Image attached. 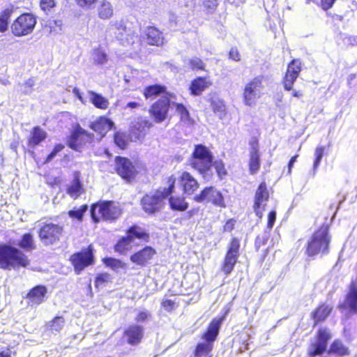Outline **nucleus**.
<instances>
[{
  "mask_svg": "<svg viewBox=\"0 0 357 357\" xmlns=\"http://www.w3.org/2000/svg\"><path fill=\"white\" fill-rule=\"evenodd\" d=\"M212 155L208 149L203 145L195 146L192 157L190 160V165L197 170L204 178L209 179L212 174V167H213L220 177L226 174L225 165L220 160L212 163Z\"/></svg>",
  "mask_w": 357,
  "mask_h": 357,
  "instance_id": "nucleus-1",
  "label": "nucleus"
},
{
  "mask_svg": "<svg viewBox=\"0 0 357 357\" xmlns=\"http://www.w3.org/2000/svg\"><path fill=\"white\" fill-rule=\"evenodd\" d=\"M29 264L28 257L19 249L10 245L0 246V267L10 270L19 267H26Z\"/></svg>",
  "mask_w": 357,
  "mask_h": 357,
  "instance_id": "nucleus-2",
  "label": "nucleus"
},
{
  "mask_svg": "<svg viewBox=\"0 0 357 357\" xmlns=\"http://www.w3.org/2000/svg\"><path fill=\"white\" fill-rule=\"evenodd\" d=\"M176 178L173 176L169 178V187L162 190H158L146 195L142 199V205L145 212L154 213L160 211L164 204V200L172 192Z\"/></svg>",
  "mask_w": 357,
  "mask_h": 357,
  "instance_id": "nucleus-3",
  "label": "nucleus"
},
{
  "mask_svg": "<svg viewBox=\"0 0 357 357\" xmlns=\"http://www.w3.org/2000/svg\"><path fill=\"white\" fill-rule=\"evenodd\" d=\"M121 213L118 204L112 201L102 202L93 204L91 208V215L95 222L100 219L103 220H114L117 219Z\"/></svg>",
  "mask_w": 357,
  "mask_h": 357,
  "instance_id": "nucleus-4",
  "label": "nucleus"
},
{
  "mask_svg": "<svg viewBox=\"0 0 357 357\" xmlns=\"http://www.w3.org/2000/svg\"><path fill=\"white\" fill-rule=\"evenodd\" d=\"M329 243L328 228L322 227L316 231L308 241L306 252L310 257L320 253L326 254L328 252Z\"/></svg>",
  "mask_w": 357,
  "mask_h": 357,
  "instance_id": "nucleus-5",
  "label": "nucleus"
},
{
  "mask_svg": "<svg viewBox=\"0 0 357 357\" xmlns=\"http://www.w3.org/2000/svg\"><path fill=\"white\" fill-rule=\"evenodd\" d=\"M224 320V317L213 319L210 324L207 331L204 333L202 338L205 340L204 342L199 343L196 347L195 356L202 357L208 354L213 349V342L215 340L220 326Z\"/></svg>",
  "mask_w": 357,
  "mask_h": 357,
  "instance_id": "nucleus-6",
  "label": "nucleus"
},
{
  "mask_svg": "<svg viewBox=\"0 0 357 357\" xmlns=\"http://www.w3.org/2000/svg\"><path fill=\"white\" fill-rule=\"evenodd\" d=\"M36 17L31 13L20 15L10 26L12 33L16 37L27 36L33 32L36 24Z\"/></svg>",
  "mask_w": 357,
  "mask_h": 357,
  "instance_id": "nucleus-7",
  "label": "nucleus"
},
{
  "mask_svg": "<svg viewBox=\"0 0 357 357\" xmlns=\"http://www.w3.org/2000/svg\"><path fill=\"white\" fill-rule=\"evenodd\" d=\"M264 76L259 75L248 82L244 88L243 97L246 105L251 106L255 103L257 98H260L263 86Z\"/></svg>",
  "mask_w": 357,
  "mask_h": 357,
  "instance_id": "nucleus-8",
  "label": "nucleus"
},
{
  "mask_svg": "<svg viewBox=\"0 0 357 357\" xmlns=\"http://www.w3.org/2000/svg\"><path fill=\"white\" fill-rule=\"evenodd\" d=\"M197 202L212 203L220 207H225L222 195L214 187H206L201 192L194 197Z\"/></svg>",
  "mask_w": 357,
  "mask_h": 357,
  "instance_id": "nucleus-9",
  "label": "nucleus"
},
{
  "mask_svg": "<svg viewBox=\"0 0 357 357\" xmlns=\"http://www.w3.org/2000/svg\"><path fill=\"white\" fill-rule=\"evenodd\" d=\"M63 230V227L59 225L46 224L40 229L39 237L45 245H52L59 240Z\"/></svg>",
  "mask_w": 357,
  "mask_h": 357,
  "instance_id": "nucleus-10",
  "label": "nucleus"
},
{
  "mask_svg": "<svg viewBox=\"0 0 357 357\" xmlns=\"http://www.w3.org/2000/svg\"><path fill=\"white\" fill-rule=\"evenodd\" d=\"M93 135L88 133L85 130L79 127L70 135L68 140V145L72 149L81 151L86 143H91Z\"/></svg>",
  "mask_w": 357,
  "mask_h": 357,
  "instance_id": "nucleus-11",
  "label": "nucleus"
},
{
  "mask_svg": "<svg viewBox=\"0 0 357 357\" xmlns=\"http://www.w3.org/2000/svg\"><path fill=\"white\" fill-rule=\"evenodd\" d=\"M239 240L236 238H232L222 266V270L226 275L233 271L239 255Z\"/></svg>",
  "mask_w": 357,
  "mask_h": 357,
  "instance_id": "nucleus-12",
  "label": "nucleus"
},
{
  "mask_svg": "<svg viewBox=\"0 0 357 357\" xmlns=\"http://www.w3.org/2000/svg\"><path fill=\"white\" fill-rule=\"evenodd\" d=\"M70 260L76 273L79 274L86 267L93 264V256L91 245H89L87 249L82 252L73 255Z\"/></svg>",
  "mask_w": 357,
  "mask_h": 357,
  "instance_id": "nucleus-13",
  "label": "nucleus"
},
{
  "mask_svg": "<svg viewBox=\"0 0 357 357\" xmlns=\"http://www.w3.org/2000/svg\"><path fill=\"white\" fill-rule=\"evenodd\" d=\"M171 104L170 100L166 96L153 104L150 109V113L156 123H161L167 119Z\"/></svg>",
  "mask_w": 357,
  "mask_h": 357,
  "instance_id": "nucleus-14",
  "label": "nucleus"
},
{
  "mask_svg": "<svg viewBox=\"0 0 357 357\" xmlns=\"http://www.w3.org/2000/svg\"><path fill=\"white\" fill-rule=\"evenodd\" d=\"M269 198V193L266 184L262 182L258 187L255 196L254 211L257 216L261 218L265 210L266 202Z\"/></svg>",
  "mask_w": 357,
  "mask_h": 357,
  "instance_id": "nucleus-15",
  "label": "nucleus"
},
{
  "mask_svg": "<svg viewBox=\"0 0 357 357\" xmlns=\"http://www.w3.org/2000/svg\"><path fill=\"white\" fill-rule=\"evenodd\" d=\"M116 169L123 179L130 181L136 175V169L132 162L126 158L116 157Z\"/></svg>",
  "mask_w": 357,
  "mask_h": 357,
  "instance_id": "nucleus-16",
  "label": "nucleus"
},
{
  "mask_svg": "<svg viewBox=\"0 0 357 357\" xmlns=\"http://www.w3.org/2000/svg\"><path fill=\"white\" fill-rule=\"evenodd\" d=\"M301 72V63L293 60L288 66L283 81L284 88L287 91L292 90V86Z\"/></svg>",
  "mask_w": 357,
  "mask_h": 357,
  "instance_id": "nucleus-17",
  "label": "nucleus"
},
{
  "mask_svg": "<svg viewBox=\"0 0 357 357\" xmlns=\"http://www.w3.org/2000/svg\"><path fill=\"white\" fill-rule=\"evenodd\" d=\"M153 126L152 122L146 118L139 117L134 123L131 128V135L136 139L143 138L150 128Z\"/></svg>",
  "mask_w": 357,
  "mask_h": 357,
  "instance_id": "nucleus-18",
  "label": "nucleus"
},
{
  "mask_svg": "<svg viewBox=\"0 0 357 357\" xmlns=\"http://www.w3.org/2000/svg\"><path fill=\"white\" fill-rule=\"evenodd\" d=\"M155 254V250L153 248L146 246L142 250L132 255L130 259L132 263L143 266L146 265Z\"/></svg>",
  "mask_w": 357,
  "mask_h": 357,
  "instance_id": "nucleus-19",
  "label": "nucleus"
},
{
  "mask_svg": "<svg viewBox=\"0 0 357 357\" xmlns=\"http://www.w3.org/2000/svg\"><path fill=\"white\" fill-rule=\"evenodd\" d=\"M179 183L183 187V192L188 195H192L199 188L197 181L188 172H183Z\"/></svg>",
  "mask_w": 357,
  "mask_h": 357,
  "instance_id": "nucleus-20",
  "label": "nucleus"
},
{
  "mask_svg": "<svg viewBox=\"0 0 357 357\" xmlns=\"http://www.w3.org/2000/svg\"><path fill=\"white\" fill-rule=\"evenodd\" d=\"M212 85L208 77H198L192 81L190 90L192 95L199 96L204 91Z\"/></svg>",
  "mask_w": 357,
  "mask_h": 357,
  "instance_id": "nucleus-21",
  "label": "nucleus"
},
{
  "mask_svg": "<svg viewBox=\"0 0 357 357\" xmlns=\"http://www.w3.org/2000/svg\"><path fill=\"white\" fill-rule=\"evenodd\" d=\"M128 342L130 344H137L143 337L144 328L138 325H131L125 331Z\"/></svg>",
  "mask_w": 357,
  "mask_h": 357,
  "instance_id": "nucleus-22",
  "label": "nucleus"
},
{
  "mask_svg": "<svg viewBox=\"0 0 357 357\" xmlns=\"http://www.w3.org/2000/svg\"><path fill=\"white\" fill-rule=\"evenodd\" d=\"M146 40L149 45L160 46L163 44L162 33L154 26H148L145 30Z\"/></svg>",
  "mask_w": 357,
  "mask_h": 357,
  "instance_id": "nucleus-23",
  "label": "nucleus"
},
{
  "mask_svg": "<svg viewBox=\"0 0 357 357\" xmlns=\"http://www.w3.org/2000/svg\"><path fill=\"white\" fill-rule=\"evenodd\" d=\"M112 126L113 123L109 119L105 117H100L98 120L91 123L90 128L102 137L112 128Z\"/></svg>",
  "mask_w": 357,
  "mask_h": 357,
  "instance_id": "nucleus-24",
  "label": "nucleus"
},
{
  "mask_svg": "<svg viewBox=\"0 0 357 357\" xmlns=\"http://www.w3.org/2000/svg\"><path fill=\"white\" fill-rule=\"evenodd\" d=\"M250 172L252 174H255L260 167V160H259V153L258 151V144L257 142L251 143V150H250Z\"/></svg>",
  "mask_w": 357,
  "mask_h": 357,
  "instance_id": "nucleus-25",
  "label": "nucleus"
},
{
  "mask_svg": "<svg viewBox=\"0 0 357 357\" xmlns=\"http://www.w3.org/2000/svg\"><path fill=\"white\" fill-rule=\"evenodd\" d=\"M98 16L101 20H109L114 15V7L107 0H102L97 7Z\"/></svg>",
  "mask_w": 357,
  "mask_h": 357,
  "instance_id": "nucleus-26",
  "label": "nucleus"
},
{
  "mask_svg": "<svg viewBox=\"0 0 357 357\" xmlns=\"http://www.w3.org/2000/svg\"><path fill=\"white\" fill-rule=\"evenodd\" d=\"M346 305L349 308L350 311L357 314V284L351 283L349 291L347 296Z\"/></svg>",
  "mask_w": 357,
  "mask_h": 357,
  "instance_id": "nucleus-27",
  "label": "nucleus"
},
{
  "mask_svg": "<svg viewBox=\"0 0 357 357\" xmlns=\"http://www.w3.org/2000/svg\"><path fill=\"white\" fill-rule=\"evenodd\" d=\"M47 136V132L42 128L38 126L34 127L31 131V135L28 140L29 146L35 147L45 140Z\"/></svg>",
  "mask_w": 357,
  "mask_h": 357,
  "instance_id": "nucleus-28",
  "label": "nucleus"
},
{
  "mask_svg": "<svg viewBox=\"0 0 357 357\" xmlns=\"http://www.w3.org/2000/svg\"><path fill=\"white\" fill-rule=\"evenodd\" d=\"M126 234L132 243L135 239L144 240L147 242L149 238V235L142 228L137 225L130 227Z\"/></svg>",
  "mask_w": 357,
  "mask_h": 357,
  "instance_id": "nucleus-29",
  "label": "nucleus"
},
{
  "mask_svg": "<svg viewBox=\"0 0 357 357\" xmlns=\"http://www.w3.org/2000/svg\"><path fill=\"white\" fill-rule=\"evenodd\" d=\"M90 102L97 108L105 109L109 106V100L102 95L93 91L87 92Z\"/></svg>",
  "mask_w": 357,
  "mask_h": 357,
  "instance_id": "nucleus-30",
  "label": "nucleus"
},
{
  "mask_svg": "<svg viewBox=\"0 0 357 357\" xmlns=\"http://www.w3.org/2000/svg\"><path fill=\"white\" fill-rule=\"evenodd\" d=\"M47 289L45 286H37L32 289L28 294L31 302L33 304H40L43 301Z\"/></svg>",
  "mask_w": 357,
  "mask_h": 357,
  "instance_id": "nucleus-31",
  "label": "nucleus"
},
{
  "mask_svg": "<svg viewBox=\"0 0 357 357\" xmlns=\"http://www.w3.org/2000/svg\"><path fill=\"white\" fill-rule=\"evenodd\" d=\"M102 261L106 266L109 267L116 273H121L122 271L126 272L128 268L126 263L115 258L106 257L104 258Z\"/></svg>",
  "mask_w": 357,
  "mask_h": 357,
  "instance_id": "nucleus-32",
  "label": "nucleus"
},
{
  "mask_svg": "<svg viewBox=\"0 0 357 357\" xmlns=\"http://www.w3.org/2000/svg\"><path fill=\"white\" fill-rule=\"evenodd\" d=\"M109 29L116 34V38L119 40H123L125 36L129 35L127 28L123 21H116L110 23Z\"/></svg>",
  "mask_w": 357,
  "mask_h": 357,
  "instance_id": "nucleus-33",
  "label": "nucleus"
},
{
  "mask_svg": "<svg viewBox=\"0 0 357 357\" xmlns=\"http://www.w3.org/2000/svg\"><path fill=\"white\" fill-rule=\"evenodd\" d=\"M332 310V307L327 305H320L313 313L312 318L314 321V324L319 321H322L326 319L329 315Z\"/></svg>",
  "mask_w": 357,
  "mask_h": 357,
  "instance_id": "nucleus-34",
  "label": "nucleus"
},
{
  "mask_svg": "<svg viewBox=\"0 0 357 357\" xmlns=\"http://www.w3.org/2000/svg\"><path fill=\"white\" fill-rule=\"evenodd\" d=\"M166 87L159 84L151 85L144 90V96L146 99L154 98L161 93H165Z\"/></svg>",
  "mask_w": 357,
  "mask_h": 357,
  "instance_id": "nucleus-35",
  "label": "nucleus"
},
{
  "mask_svg": "<svg viewBox=\"0 0 357 357\" xmlns=\"http://www.w3.org/2000/svg\"><path fill=\"white\" fill-rule=\"evenodd\" d=\"M328 352L340 356L349 354V349L341 341L337 340L333 342Z\"/></svg>",
  "mask_w": 357,
  "mask_h": 357,
  "instance_id": "nucleus-36",
  "label": "nucleus"
},
{
  "mask_svg": "<svg viewBox=\"0 0 357 357\" xmlns=\"http://www.w3.org/2000/svg\"><path fill=\"white\" fill-rule=\"evenodd\" d=\"M169 202L172 209L180 211L186 210L188 206L183 198L178 197H171Z\"/></svg>",
  "mask_w": 357,
  "mask_h": 357,
  "instance_id": "nucleus-37",
  "label": "nucleus"
},
{
  "mask_svg": "<svg viewBox=\"0 0 357 357\" xmlns=\"http://www.w3.org/2000/svg\"><path fill=\"white\" fill-rule=\"evenodd\" d=\"M65 324V319L62 317H56L53 320L48 322L46 325L47 330L54 333H59Z\"/></svg>",
  "mask_w": 357,
  "mask_h": 357,
  "instance_id": "nucleus-38",
  "label": "nucleus"
},
{
  "mask_svg": "<svg viewBox=\"0 0 357 357\" xmlns=\"http://www.w3.org/2000/svg\"><path fill=\"white\" fill-rule=\"evenodd\" d=\"M20 248L26 251H31L36 248L33 236L31 234H25L22 236V240L17 244Z\"/></svg>",
  "mask_w": 357,
  "mask_h": 357,
  "instance_id": "nucleus-39",
  "label": "nucleus"
},
{
  "mask_svg": "<svg viewBox=\"0 0 357 357\" xmlns=\"http://www.w3.org/2000/svg\"><path fill=\"white\" fill-rule=\"evenodd\" d=\"M172 105L175 107L176 112L181 116V119L182 121L186 123H191V119L190 117V114L186 107L181 103H175L172 102Z\"/></svg>",
  "mask_w": 357,
  "mask_h": 357,
  "instance_id": "nucleus-40",
  "label": "nucleus"
},
{
  "mask_svg": "<svg viewBox=\"0 0 357 357\" xmlns=\"http://www.w3.org/2000/svg\"><path fill=\"white\" fill-rule=\"evenodd\" d=\"M81 189L82 185L78 174H76L72 183L68 188V192L71 197L76 198L79 195Z\"/></svg>",
  "mask_w": 357,
  "mask_h": 357,
  "instance_id": "nucleus-41",
  "label": "nucleus"
},
{
  "mask_svg": "<svg viewBox=\"0 0 357 357\" xmlns=\"http://www.w3.org/2000/svg\"><path fill=\"white\" fill-rule=\"evenodd\" d=\"M132 242L126 236L122 237L115 245V251L119 253H123L130 248Z\"/></svg>",
  "mask_w": 357,
  "mask_h": 357,
  "instance_id": "nucleus-42",
  "label": "nucleus"
},
{
  "mask_svg": "<svg viewBox=\"0 0 357 357\" xmlns=\"http://www.w3.org/2000/svg\"><path fill=\"white\" fill-rule=\"evenodd\" d=\"M88 206L84 204L77 208H74L68 211V215L72 218H76L79 221L82 220L84 213L87 211Z\"/></svg>",
  "mask_w": 357,
  "mask_h": 357,
  "instance_id": "nucleus-43",
  "label": "nucleus"
},
{
  "mask_svg": "<svg viewBox=\"0 0 357 357\" xmlns=\"http://www.w3.org/2000/svg\"><path fill=\"white\" fill-rule=\"evenodd\" d=\"M188 65L192 70H205V64L203 61L198 57H192L188 60Z\"/></svg>",
  "mask_w": 357,
  "mask_h": 357,
  "instance_id": "nucleus-44",
  "label": "nucleus"
},
{
  "mask_svg": "<svg viewBox=\"0 0 357 357\" xmlns=\"http://www.w3.org/2000/svg\"><path fill=\"white\" fill-rule=\"evenodd\" d=\"M93 59L98 64H104L107 61V55L102 50L97 49L93 51Z\"/></svg>",
  "mask_w": 357,
  "mask_h": 357,
  "instance_id": "nucleus-45",
  "label": "nucleus"
},
{
  "mask_svg": "<svg viewBox=\"0 0 357 357\" xmlns=\"http://www.w3.org/2000/svg\"><path fill=\"white\" fill-rule=\"evenodd\" d=\"M114 142L119 147L124 149L128 144V136L125 133L117 132L114 135Z\"/></svg>",
  "mask_w": 357,
  "mask_h": 357,
  "instance_id": "nucleus-46",
  "label": "nucleus"
},
{
  "mask_svg": "<svg viewBox=\"0 0 357 357\" xmlns=\"http://www.w3.org/2000/svg\"><path fill=\"white\" fill-rule=\"evenodd\" d=\"M218 5V0H202V6L207 14L213 13Z\"/></svg>",
  "mask_w": 357,
  "mask_h": 357,
  "instance_id": "nucleus-47",
  "label": "nucleus"
},
{
  "mask_svg": "<svg viewBox=\"0 0 357 357\" xmlns=\"http://www.w3.org/2000/svg\"><path fill=\"white\" fill-rule=\"evenodd\" d=\"M324 148L323 146H319L315 150V152H314L315 160L314 161V165H313V170H314L313 175L314 176L315 175L316 171L318 169V167L321 163V161L323 155H324Z\"/></svg>",
  "mask_w": 357,
  "mask_h": 357,
  "instance_id": "nucleus-48",
  "label": "nucleus"
},
{
  "mask_svg": "<svg viewBox=\"0 0 357 357\" xmlns=\"http://www.w3.org/2000/svg\"><path fill=\"white\" fill-rule=\"evenodd\" d=\"M49 27L51 33H60L63 29V22L61 20H51L49 22Z\"/></svg>",
  "mask_w": 357,
  "mask_h": 357,
  "instance_id": "nucleus-49",
  "label": "nucleus"
},
{
  "mask_svg": "<svg viewBox=\"0 0 357 357\" xmlns=\"http://www.w3.org/2000/svg\"><path fill=\"white\" fill-rule=\"evenodd\" d=\"M35 84V80L33 78H29L24 84H19V86L21 87L22 93L25 95L31 93L33 91V86Z\"/></svg>",
  "mask_w": 357,
  "mask_h": 357,
  "instance_id": "nucleus-50",
  "label": "nucleus"
},
{
  "mask_svg": "<svg viewBox=\"0 0 357 357\" xmlns=\"http://www.w3.org/2000/svg\"><path fill=\"white\" fill-rule=\"evenodd\" d=\"M112 280L111 275L108 273H101L97 275L95 281L96 287L103 284L105 282H110Z\"/></svg>",
  "mask_w": 357,
  "mask_h": 357,
  "instance_id": "nucleus-51",
  "label": "nucleus"
},
{
  "mask_svg": "<svg viewBox=\"0 0 357 357\" xmlns=\"http://www.w3.org/2000/svg\"><path fill=\"white\" fill-rule=\"evenodd\" d=\"M79 6L83 8H91L96 3L97 0H76Z\"/></svg>",
  "mask_w": 357,
  "mask_h": 357,
  "instance_id": "nucleus-52",
  "label": "nucleus"
},
{
  "mask_svg": "<svg viewBox=\"0 0 357 357\" xmlns=\"http://www.w3.org/2000/svg\"><path fill=\"white\" fill-rule=\"evenodd\" d=\"M54 6V0H40V8L44 11L49 10Z\"/></svg>",
  "mask_w": 357,
  "mask_h": 357,
  "instance_id": "nucleus-53",
  "label": "nucleus"
},
{
  "mask_svg": "<svg viewBox=\"0 0 357 357\" xmlns=\"http://www.w3.org/2000/svg\"><path fill=\"white\" fill-rule=\"evenodd\" d=\"M151 317V314L146 311H141L139 312L135 317V321L137 322H143L145 321L146 319H148Z\"/></svg>",
  "mask_w": 357,
  "mask_h": 357,
  "instance_id": "nucleus-54",
  "label": "nucleus"
},
{
  "mask_svg": "<svg viewBox=\"0 0 357 357\" xmlns=\"http://www.w3.org/2000/svg\"><path fill=\"white\" fill-rule=\"evenodd\" d=\"M276 219V212L275 211H272L269 213L268 215V223H267V227L268 229H271L275 223Z\"/></svg>",
  "mask_w": 357,
  "mask_h": 357,
  "instance_id": "nucleus-55",
  "label": "nucleus"
},
{
  "mask_svg": "<svg viewBox=\"0 0 357 357\" xmlns=\"http://www.w3.org/2000/svg\"><path fill=\"white\" fill-rule=\"evenodd\" d=\"M229 59L238 61L241 59L240 54L236 48H231L229 53Z\"/></svg>",
  "mask_w": 357,
  "mask_h": 357,
  "instance_id": "nucleus-56",
  "label": "nucleus"
},
{
  "mask_svg": "<svg viewBox=\"0 0 357 357\" xmlns=\"http://www.w3.org/2000/svg\"><path fill=\"white\" fill-rule=\"evenodd\" d=\"M12 13V9L7 8L4 10L0 15V19L8 23V20L10 19Z\"/></svg>",
  "mask_w": 357,
  "mask_h": 357,
  "instance_id": "nucleus-57",
  "label": "nucleus"
},
{
  "mask_svg": "<svg viewBox=\"0 0 357 357\" xmlns=\"http://www.w3.org/2000/svg\"><path fill=\"white\" fill-rule=\"evenodd\" d=\"M162 306L167 311H171L174 308L175 303L172 300H165L162 302Z\"/></svg>",
  "mask_w": 357,
  "mask_h": 357,
  "instance_id": "nucleus-58",
  "label": "nucleus"
},
{
  "mask_svg": "<svg viewBox=\"0 0 357 357\" xmlns=\"http://www.w3.org/2000/svg\"><path fill=\"white\" fill-rule=\"evenodd\" d=\"M335 0H321V7L324 10H327L331 8Z\"/></svg>",
  "mask_w": 357,
  "mask_h": 357,
  "instance_id": "nucleus-59",
  "label": "nucleus"
},
{
  "mask_svg": "<svg viewBox=\"0 0 357 357\" xmlns=\"http://www.w3.org/2000/svg\"><path fill=\"white\" fill-rule=\"evenodd\" d=\"M298 156V155H296L294 157H292L291 158V160H289V165H288V169H288V172H289V174H291V168L293 167L294 162L296 161V159H297Z\"/></svg>",
  "mask_w": 357,
  "mask_h": 357,
  "instance_id": "nucleus-60",
  "label": "nucleus"
},
{
  "mask_svg": "<svg viewBox=\"0 0 357 357\" xmlns=\"http://www.w3.org/2000/svg\"><path fill=\"white\" fill-rule=\"evenodd\" d=\"M225 110V105L222 102H220L218 105H217L216 107H214V112H220L221 113H224Z\"/></svg>",
  "mask_w": 357,
  "mask_h": 357,
  "instance_id": "nucleus-61",
  "label": "nucleus"
},
{
  "mask_svg": "<svg viewBox=\"0 0 357 357\" xmlns=\"http://www.w3.org/2000/svg\"><path fill=\"white\" fill-rule=\"evenodd\" d=\"M8 23L0 19V32H5L8 29Z\"/></svg>",
  "mask_w": 357,
  "mask_h": 357,
  "instance_id": "nucleus-62",
  "label": "nucleus"
},
{
  "mask_svg": "<svg viewBox=\"0 0 357 357\" xmlns=\"http://www.w3.org/2000/svg\"><path fill=\"white\" fill-rule=\"evenodd\" d=\"M348 41L351 45H357V36H349Z\"/></svg>",
  "mask_w": 357,
  "mask_h": 357,
  "instance_id": "nucleus-63",
  "label": "nucleus"
},
{
  "mask_svg": "<svg viewBox=\"0 0 357 357\" xmlns=\"http://www.w3.org/2000/svg\"><path fill=\"white\" fill-rule=\"evenodd\" d=\"M73 93L77 97L79 100L83 101L82 96L79 92V90L77 88H74L73 89Z\"/></svg>",
  "mask_w": 357,
  "mask_h": 357,
  "instance_id": "nucleus-64",
  "label": "nucleus"
}]
</instances>
